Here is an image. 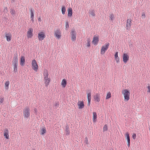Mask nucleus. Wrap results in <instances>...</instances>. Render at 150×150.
I'll use <instances>...</instances> for the list:
<instances>
[{
    "label": "nucleus",
    "instance_id": "obj_15",
    "mask_svg": "<svg viewBox=\"0 0 150 150\" xmlns=\"http://www.w3.org/2000/svg\"><path fill=\"white\" fill-rule=\"evenodd\" d=\"M78 108L79 109H82L84 107L83 102V101H79L77 103Z\"/></svg>",
    "mask_w": 150,
    "mask_h": 150
},
{
    "label": "nucleus",
    "instance_id": "obj_27",
    "mask_svg": "<svg viewBox=\"0 0 150 150\" xmlns=\"http://www.w3.org/2000/svg\"><path fill=\"white\" fill-rule=\"evenodd\" d=\"M89 15H91L93 17L95 16V14L94 13V11L93 10H89Z\"/></svg>",
    "mask_w": 150,
    "mask_h": 150
},
{
    "label": "nucleus",
    "instance_id": "obj_26",
    "mask_svg": "<svg viewBox=\"0 0 150 150\" xmlns=\"http://www.w3.org/2000/svg\"><path fill=\"white\" fill-rule=\"evenodd\" d=\"M46 132V130L45 127H43L40 130L41 134L42 135L44 134Z\"/></svg>",
    "mask_w": 150,
    "mask_h": 150
},
{
    "label": "nucleus",
    "instance_id": "obj_45",
    "mask_svg": "<svg viewBox=\"0 0 150 150\" xmlns=\"http://www.w3.org/2000/svg\"><path fill=\"white\" fill-rule=\"evenodd\" d=\"M34 112L36 114H37L38 110L36 108H35L34 109Z\"/></svg>",
    "mask_w": 150,
    "mask_h": 150
},
{
    "label": "nucleus",
    "instance_id": "obj_25",
    "mask_svg": "<svg viewBox=\"0 0 150 150\" xmlns=\"http://www.w3.org/2000/svg\"><path fill=\"white\" fill-rule=\"evenodd\" d=\"M18 58L17 56L13 58V64H17Z\"/></svg>",
    "mask_w": 150,
    "mask_h": 150
},
{
    "label": "nucleus",
    "instance_id": "obj_46",
    "mask_svg": "<svg viewBox=\"0 0 150 150\" xmlns=\"http://www.w3.org/2000/svg\"><path fill=\"white\" fill-rule=\"evenodd\" d=\"M132 137L134 139H135L136 137V134H133L132 135Z\"/></svg>",
    "mask_w": 150,
    "mask_h": 150
},
{
    "label": "nucleus",
    "instance_id": "obj_16",
    "mask_svg": "<svg viewBox=\"0 0 150 150\" xmlns=\"http://www.w3.org/2000/svg\"><path fill=\"white\" fill-rule=\"evenodd\" d=\"M100 95L99 93H96L94 96V100L96 102H99L100 100Z\"/></svg>",
    "mask_w": 150,
    "mask_h": 150
},
{
    "label": "nucleus",
    "instance_id": "obj_10",
    "mask_svg": "<svg viewBox=\"0 0 150 150\" xmlns=\"http://www.w3.org/2000/svg\"><path fill=\"white\" fill-rule=\"evenodd\" d=\"M33 29L32 28H30L27 32V37L28 38H31L33 36Z\"/></svg>",
    "mask_w": 150,
    "mask_h": 150
},
{
    "label": "nucleus",
    "instance_id": "obj_5",
    "mask_svg": "<svg viewBox=\"0 0 150 150\" xmlns=\"http://www.w3.org/2000/svg\"><path fill=\"white\" fill-rule=\"evenodd\" d=\"M31 65L32 69L35 72H37L38 69V66L36 61L33 59L31 62Z\"/></svg>",
    "mask_w": 150,
    "mask_h": 150
},
{
    "label": "nucleus",
    "instance_id": "obj_17",
    "mask_svg": "<svg viewBox=\"0 0 150 150\" xmlns=\"http://www.w3.org/2000/svg\"><path fill=\"white\" fill-rule=\"evenodd\" d=\"M125 136L126 137V139L127 140V146L128 147H129L130 146V140L129 134L128 132L126 133L125 135Z\"/></svg>",
    "mask_w": 150,
    "mask_h": 150
},
{
    "label": "nucleus",
    "instance_id": "obj_40",
    "mask_svg": "<svg viewBox=\"0 0 150 150\" xmlns=\"http://www.w3.org/2000/svg\"><path fill=\"white\" fill-rule=\"evenodd\" d=\"M54 107L57 108V107H58L59 105V103L57 102H56L54 103Z\"/></svg>",
    "mask_w": 150,
    "mask_h": 150
},
{
    "label": "nucleus",
    "instance_id": "obj_43",
    "mask_svg": "<svg viewBox=\"0 0 150 150\" xmlns=\"http://www.w3.org/2000/svg\"><path fill=\"white\" fill-rule=\"evenodd\" d=\"M4 11L5 13H7L8 12V11L7 7H6L4 8Z\"/></svg>",
    "mask_w": 150,
    "mask_h": 150
},
{
    "label": "nucleus",
    "instance_id": "obj_3",
    "mask_svg": "<svg viewBox=\"0 0 150 150\" xmlns=\"http://www.w3.org/2000/svg\"><path fill=\"white\" fill-rule=\"evenodd\" d=\"M109 45V43L107 42L102 46L100 52L101 54L103 55L105 54L106 51L108 49Z\"/></svg>",
    "mask_w": 150,
    "mask_h": 150
},
{
    "label": "nucleus",
    "instance_id": "obj_12",
    "mask_svg": "<svg viewBox=\"0 0 150 150\" xmlns=\"http://www.w3.org/2000/svg\"><path fill=\"white\" fill-rule=\"evenodd\" d=\"M129 57L128 54L126 53H124L123 55V62L126 64L129 60Z\"/></svg>",
    "mask_w": 150,
    "mask_h": 150
},
{
    "label": "nucleus",
    "instance_id": "obj_31",
    "mask_svg": "<svg viewBox=\"0 0 150 150\" xmlns=\"http://www.w3.org/2000/svg\"><path fill=\"white\" fill-rule=\"evenodd\" d=\"M111 97V93L110 92H108L107 94L106 97V99H108Z\"/></svg>",
    "mask_w": 150,
    "mask_h": 150
},
{
    "label": "nucleus",
    "instance_id": "obj_42",
    "mask_svg": "<svg viewBox=\"0 0 150 150\" xmlns=\"http://www.w3.org/2000/svg\"><path fill=\"white\" fill-rule=\"evenodd\" d=\"M146 17L145 13H143L142 15V18H144Z\"/></svg>",
    "mask_w": 150,
    "mask_h": 150
},
{
    "label": "nucleus",
    "instance_id": "obj_33",
    "mask_svg": "<svg viewBox=\"0 0 150 150\" xmlns=\"http://www.w3.org/2000/svg\"><path fill=\"white\" fill-rule=\"evenodd\" d=\"M13 71L15 72H16L17 71V64H13Z\"/></svg>",
    "mask_w": 150,
    "mask_h": 150
},
{
    "label": "nucleus",
    "instance_id": "obj_2",
    "mask_svg": "<svg viewBox=\"0 0 150 150\" xmlns=\"http://www.w3.org/2000/svg\"><path fill=\"white\" fill-rule=\"evenodd\" d=\"M122 94L123 95L124 100L128 101L130 99V91L127 89H123L122 91Z\"/></svg>",
    "mask_w": 150,
    "mask_h": 150
},
{
    "label": "nucleus",
    "instance_id": "obj_1",
    "mask_svg": "<svg viewBox=\"0 0 150 150\" xmlns=\"http://www.w3.org/2000/svg\"><path fill=\"white\" fill-rule=\"evenodd\" d=\"M48 72L47 69H45L43 72L44 81L45 86L47 87L50 82V79L48 77Z\"/></svg>",
    "mask_w": 150,
    "mask_h": 150
},
{
    "label": "nucleus",
    "instance_id": "obj_24",
    "mask_svg": "<svg viewBox=\"0 0 150 150\" xmlns=\"http://www.w3.org/2000/svg\"><path fill=\"white\" fill-rule=\"evenodd\" d=\"M97 118V114L96 112H93V121L94 122H96Z\"/></svg>",
    "mask_w": 150,
    "mask_h": 150
},
{
    "label": "nucleus",
    "instance_id": "obj_38",
    "mask_svg": "<svg viewBox=\"0 0 150 150\" xmlns=\"http://www.w3.org/2000/svg\"><path fill=\"white\" fill-rule=\"evenodd\" d=\"M85 143L86 144H88V139L87 137H86L85 139Z\"/></svg>",
    "mask_w": 150,
    "mask_h": 150
},
{
    "label": "nucleus",
    "instance_id": "obj_47",
    "mask_svg": "<svg viewBox=\"0 0 150 150\" xmlns=\"http://www.w3.org/2000/svg\"><path fill=\"white\" fill-rule=\"evenodd\" d=\"M38 21L40 22L41 21V19L40 18H38Z\"/></svg>",
    "mask_w": 150,
    "mask_h": 150
},
{
    "label": "nucleus",
    "instance_id": "obj_9",
    "mask_svg": "<svg viewBox=\"0 0 150 150\" xmlns=\"http://www.w3.org/2000/svg\"><path fill=\"white\" fill-rule=\"evenodd\" d=\"M99 41V37L98 36L94 35L92 41V43L94 45H97Z\"/></svg>",
    "mask_w": 150,
    "mask_h": 150
},
{
    "label": "nucleus",
    "instance_id": "obj_32",
    "mask_svg": "<svg viewBox=\"0 0 150 150\" xmlns=\"http://www.w3.org/2000/svg\"><path fill=\"white\" fill-rule=\"evenodd\" d=\"M70 132L69 129L68 127H67L65 130V134L67 135H69V134Z\"/></svg>",
    "mask_w": 150,
    "mask_h": 150
},
{
    "label": "nucleus",
    "instance_id": "obj_6",
    "mask_svg": "<svg viewBox=\"0 0 150 150\" xmlns=\"http://www.w3.org/2000/svg\"><path fill=\"white\" fill-rule=\"evenodd\" d=\"M54 34L55 37L58 39H59L61 37V32L60 30L57 29L54 31Z\"/></svg>",
    "mask_w": 150,
    "mask_h": 150
},
{
    "label": "nucleus",
    "instance_id": "obj_29",
    "mask_svg": "<svg viewBox=\"0 0 150 150\" xmlns=\"http://www.w3.org/2000/svg\"><path fill=\"white\" fill-rule=\"evenodd\" d=\"M61 11L62 12V13L63 15H64L65 13V12L66 11V8L64 6H63L61 8Z\"/></svg>",
    "mask_w": 150,
    "mask_h": 150
},
{
    "label": "nucleus",
    "instance_id": "obj_44",
    "mask_svg": "<svg viewBox=\"0 0 150 150\" xmlns=\"http://www.w3.org/2000/svg\"><path fill=\"white\" fill-rule=\"evenodd\" d=\"M4 100V98H0V103H2L3 102Z\"/></svg>",
    "mask_w": 150,
    "mask_h": 150
},
{
    "label": "nucleus",
    "instance_id": "obj_20",
    "mask_svg": "<svg viewBox=\"0 0 150 150\" xmlns=\"http://www.w3.org/2000/svg\"><path fill=\"white\" fill-rule=\"evenodd\" d=\"M25 59L23 56H21L20 59V64L21 66H23L25 65Z\"/></svg>",
    "mask_w": 150,
    "mask_h": 150
},
{
    "label": "nucleus",
    "instance_id": "obj_13",
    "mask_svg": "<svg viewBox=\"0 0 150 150\" xmlns=\"http://www.w3.org/2000/svg\"><path fill=\"white\" fill-rule=\"evenodd\" d=\"M87 98L88 100V104L87 105L88 106H90V103L91 98V93L90 92L87 93Z\"/></svg>",
    "mask_w": 150,
    "mask_h": 150
},
{
    "label": "nucleus",
    "instance_id": "obj_37",
    "mask_svg": "<svg viewBox=\"0 0 150 150\" xmlns=\"http://www.w3.org/2000/svg\"><path fill=\"white\" fill-rule=\"evenodd\" d=\"M147 92L150 93V86L149 85L147 86Z\"/></svg>",
    "mask_w": 150,
    "mask_h": 150
},
{
    "label": "nucleus",
    "instance_id": "obj_21",
    "mask_svg": "<svg viewBox=\"0 0 150 150\" xmlns=\"http://www.w3.org/2000/svg\"><path fill=\"white\" fill-rule=\"evenodd\" d=\"M73 12L72 9L71 8H69L68 9V16L71 17L72 15Z\"/></svg>",
    "mask_w": 150,
    "mask_h": 150
},
{
    "label": "nucleus",
    "instance_id": "obj_35",
    "mask_svg": "<svg viewBox=\"0 0 150 150\" xmlns=\"http://www.w3.org/2000/svg\"><path fill=\"white\" fill-rule=\"evenodd\" d=\"M69 22L68 21H67L66 23V25H65L66 29H68L69 28Z\"/></svg>",
    "mask_w": 150,
    "mask_h": 150
},
{
    "label": "nucleus",
    "instance_id": "obj_14",
    "mask_svg": "<svg viewBox=\"0 0 150 150\" xmlns=\"http://www.w3.org/2000/svg\"><path fill=\"white\" fill-rule=\"evenodd\" d=\"M5 35L7 41L8 42L10 41L11 39L12 35L10 33H5Z\"/></svg>",
    "mask_w": 150,
    "mask_h": 150
},
{
    "label": "nucleus",
    "instance_id": "obj_28",
    "mask_svg": "<svg viewBox=\"0 0 150 150\" xmlns=\"http://www.w3.org/2000/svg\"><path fill=\"white\" fill-rule=\"evenodd\" d=\"M9 84V81H6L5 83V87L6 89L7 90L8 89Z\"/></svg>",
    "mask_w": 150,
    "mask_h": 150
},
{
    "label": "nucleus",
    "instance_id": "obj_41",
    "mask_svg": "<svg viewBox=\"0 0 150 150\" xmlns=\"http://www.w3.org/2000/svg\"><path fill=\"white\" fill-rule=\"evenodd\" d=\"M115 59L117 63H118L120 62V59L119 57L115 58Z\"/></svg>",
    "mask_w": 150,
    "mask_h": 150
},
{
    "label": "nucleus",
    "instance_id": "obj_7",
    "mask_svg": "<svg viewBox=\"0 0 150 150\" xmlns=\"http://www.w3.org/2000/svg\"><path fill=\"white\" fill-rule=\"evenodd\" d=\"M45 35L43 32H40L38 34V38L39 41H42L45 38Z\"/></svg>",
    "mask_w": 150,
    "mask_h": 150
},
{
    "label": "nucleus",
    "instance_id": "obj_39",
    "mask_svg": "<svg viewBox=\"0 0 150 150\" xmlns=\"http://www.w3.org/2000/svg\"><path fill=\"white\" fill-rule=\"evenodd\" d=\"M114 56L115 58L119 57L118 56V52H117L115 53Z\"/></svg>",
    "mask_w": 150,
    "mask_h": 150
},
{
    "label": "nucleus",
    "instance_id": "obj_19",
    "mask_svg": "<svg viewBox=\"0 0 150 150\" xmlns=\"http://www.w3.org/2000/svg\"><path fill=\"white\" fill-rule=\"evenodd\" d=\"M67 84V81L66 79H63L61 83V85L63 88H64L66 87Z\"/></svg>",
    "mask_w": 150,
    "mask_h": 150
},
{
    "label": "nucleus",
    "instance_id": "obj_34",
    "mask_svg": "<svg viewBox=\"0 0 150 150\" xmlns=\"http://www.w3.org/2000/svg\"><path fill=\"white\" fill-rule=\"evenodd\" d=\"M108 130L107 125H105L103 127V132L107 131Z\"/></svg>",
    "mask_w": 150,
    "mask_h": 150
},
{
    "label": "nucleus",
    "instance_id": "obj_22",
    "mask_svg": "<svg viewBox=\"0 0 150 150\" xmlns=\"http://www.w3.org/2000/svg\"><path fill=\"white\" fill-rule=\"evenodd\" d=\"M33 10L31 8L30 9V18L32 22H33L34 20V13H33Z\"/></svg>",
    "mask_w": 150,
    "mask_h": 150
},
{
    "label": "nucleus",
    "instance_id": "obj_18",
    "mask_svg": "<svg viewBox=\"0 0 150 150\" xmlns=\"http://www.w3.org/2000/svg\"><path fill=\"white\" fill-rule=\"evenodd\" d=\"M4 135L5 138L8 139L9 138L8 135V131L7 129H5L4 131Z\"/></svg>",
    "mask_w": 150,
    "mask_h": 150
},
{
    "label": "nucleus",
    "instance_id": "obj_23",
    "mask_svg": "<svg viewBox=\"0 0 150 150\" xmlns=\"http://www.w3.org/2000/svg\"><path fill=\"white\" fill-rule=\"evenodd\" d=\"M109 20L112 22L115 19V15L113 13H111L110 14L109 16Z\"/></svg>",
    "mask_w": 150,
    "mask_h": 150
},
{
    "label": "nucleus",
    "instance_id": "obj_30",
    "mask_svg": "<svg viewBox=\"0 0 150 150\" xmlns=\"http://www.w3.org/2000/svg\"><path fill=\"white\" fill-rule=\"evenodd\" d=\"M87 43H86V45L87 46L89 47H90V42H91V40L89 38H88L87 39Z\"/></svg>",
    "mask_w": 150,
    "mask_h": 150
},
{
    "label": "nucleus",
    "instance_id": "obj_36",
    "mask_svg": "<svg viewBox=\"0 0 150 150\" xmlns=\"http://www.w3.org/2000/svg\"><path fill=\"white\" fill-rule=\"evenodd\" d=\"M10 13L12 15H13L15 14V11L14 10L11 9V10Z\"/></svg>",
    "mask_w": 150,
    "mask_h": 150
},
{
    "label": "nucleus",
    "instance_id": "obj_4",
    "mask_svg": "<svg viewBox=\"0 0 150 150\" xmlns=\"http://www.w3.org/2000/svg\"><path fill=\"white\" fill-rule=\"evenodd\" d=\"M23 116L25 118L28 119L30 116V109L29 107H25L23 110Z\"/></svg>",
    "mask_w": 150,
    "mask_h": 150
},
{
    "label": "nucleus",
    "instance_id": "obj_8",
    "mask_svg": "<svg viewBox=\"0 0 150 150\" xmlns=\"http://www.w3.org/2000/svg\"><path fill=\"white\" fill-rule=\"evenodd\" d=\"M70 34L71 40L73 42L75 41L76 40V31L74 30H72L71 31Z\"/></svg>",
    "mask_w": 150,
    "mask_h": 150
},
{
    "label": "nucleus",
    "instance_id": "obj_11",
    "mask_svg": "<svg viewBox=\"0 0 150 150\" xmlns=\"http://www.w3.org/2000/svg\"><path fill=\"white\" fill-rule=\"evenodd\" d=\"M132 23V20L131 19H128L127 20L126 24V29L129 30L131 28Z\"/></svg>",
    "mask_w": 150,
    "mask_h": 150
}]
</instances>
